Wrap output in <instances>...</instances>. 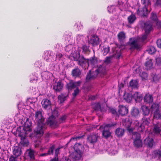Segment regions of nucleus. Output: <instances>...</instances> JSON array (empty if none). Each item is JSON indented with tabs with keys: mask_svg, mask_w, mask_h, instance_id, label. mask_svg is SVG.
I'll use <instances>...</instances> for the list:
<instances>
[{
	"mask_svg": "<svg viewBox=\"0 0 161 161\" xmlns=\"http://www.w3.org/2000/svg\"><path fill=\"white\" fill-rule=\"evenodd\" d=\"M35 117L37 124H46L45 118L40 110L37 111L35 113Z\"/></svg>",
	"mask_w": 161,
	"mask_h": 161,
	"instance_id": "6",
	"label": "nucleus"
},
{
	"mask_svg": "<svg viewBox=\"0 0 161 161\" xmlns=\"http://www.w3.org/2000/svg\"><path fill=\"white\" fill-rule=\"evenodd\" d=\"M78 56V58H75V60L78 61V64L82 68L86 69V67H87L88 66V59L85 58L82 55L80 56L79 53Z\"/></svg>",
	"mask_w": 161,
	"mask_h": 161,
	"instance_id": "2",
	"label": "nucleus"
},
{
	"mask_svg": "<svg viewBox=\"0 0 161 161\" xmlns=\"http://www.w3.org/2000/svg\"><path fill=\"white\" fill-rule=\"evenodd\" d=\"M150 19L154 21H156L158 19L157 14L156 13L153 12L151 13Z\"/></svg>",
	"mask_w": 161,
	"mask_h": 161,
	"instance_id": "53",
	"label": "nucleus"
},
{
	"mask_svg": "<svg viewBox=\"0 0 161 161\" xmlns=\"http://www.w3.org/2000/svg\"><path fill=\"white\" fill-rule=\"evenodd\" d=\"M123 99L127 103H130L132 99V95L127 93H125L124 95Z\"/></svg>",
	"mask_w": 161,
	"mask_h": 161,
	"instance_id": "30",
	"label": "nucleus"
},
{
	"mask_svg": "<svg viewBox=\"0 0 161 161\" xmlns=\"http://www.w3.org/2000/svg\"><path fill=\"white\" fill-rule=\"evenodd\" d=\"M69 94L64 95L63 93H61L58 96V101L60 103H63L66 99V98L68 96Z\"/></svg>",
	"mask_w": 161,
	"mask_h": 161,
	"instance_id": "31",
	"label": "nucleus"
},
{
	"mask_svg": "<svg viewBox=\"0 0 161 161\" xmlns=\"http://www.w3.org/2000/svg\"><path fill=\"white\" fill-rule=\"evenodd\" d=\"M56 118L52 116H50L48 118L47 121L45 122L46 124V126L47 125H50V126L53 125L56 123L55 121Z\"/></svg>",
	"mask_w": 161,
	"mask_h": 161,
	"instance_id": "27",
	"label": "nucleus"
},
{
	"mask_svg": "<svg viewBox=\"0 0 161 161\" xmlns=\"http://www.w3.org/2000/svg\"><path fill=\"white\" fill-rule=\"evenodd\" d=\"M132 98L134 99L136 102H139L142 99V95L138 92H136L132 95Z\"/></svg>",
	"mask_w": 161,
	"mask_h": 161,
	"instance_id": "18",
	"label": "nucleus"
},
{
	"mask_svg": "<svg viewBox=\"0 0 161 161\" xmlns=\"http://www.w3.org/2000/svg\"><path fill=\"white\" fill-rule=\"evenodd\" d=\"M32 125L31 121L30 119L27 118L26 121L25 122L24 126H22L25 130L28 131V132H30L31 130V126Z\"/></svg>",
	"mask_w": 161,
	"mask_h": 161,
	"instance_id": "15",
	"label": "nucleus"
},
{
	"mask_svg": "<svg viewBox=\"0 0 161 161\" xmlns=\"http://www.w3.org/2000/svg\"><path fill=\"white\" fill-rule=\"evenodd\" d=\"M141 108L142 110L143 115L144 116L148 115L150 113V109L147 106L145 105L142 106Z\"/></svg>",
	"mask_w": 161,
	"mask_h": 161,
	"instance_id": "32",
	"label": "nucleus"
},
{
	"mask_svg": "<svg viewBox=\"0 0 161 161\" xmlns=\"http://www.w3.org/2000/svg\"><path fill=\"white\" fill-rule=\"evenodd\" d=\"M118 41L120 43H123L126 38V34L123 31L119 32L117 35Z\"/></svg>",
	"mask_w": 161,
	"mask_h": 161,
	"instance_id": "16",
	"label": "nucleus"
},
{
	"mask_svg": "<svg viewBox=\"0 0 161 161\" xmlns=\"http://www.w3.org/2000/svg\"><path fill=\"white\" fill-rule=\"evenodd\" d=\"M145 141L147 142V145L148 147L152 148L153 145L154 140L152 138H147L145 140Z\"/></svg>",
	"mask_w": 161,
	"mask_h": 161,
	"instance_id": "35",
	"label": "nucleus"
},
{
	"mask_svg": "<svg viewBox=\"0 0 161 161\" xmlns=\"http://www.w3.org/2000/svg\"><path fill=\"white\" fill-rule=\"evenodd\" d=\"M109 51V47L108 46L103 48V54L104 55H106Z\"/></svg>",
	"mask_w": 161,
	"mask_h": 161,
	"instance_id": "54",
	"label": "nucleus"
},
{
	"mask_svg": "<svg viewBox=\"0 0 161 161\" xmlns=\"http://www.w3.org/2000/svg\"><path fill=\"white\" fill-rule=\"evenodd\" d=\"M42 108L44 109H51L52 103L51 101L47 98L42 100L41 102Z\"/></svg>",
	"mask_w": 161,
	"mask_h": 161,
	"instance_id": "10",
	"label": "nucleus"
},
{
	"mask_svg": "<svg viewBox=\"0 0 161 161\" xmlns=\"http://www.w3.org/2000/svg\"><path fill=\"white\" fill-rule=\"evenodd\" d=\"M108 111L113 114L115 115L117 114L116 110L113 108H109L108 109Z\"/></svg>",
	"mask_w": 161,
	"mask_h": 161,
	"instance_id": "56",
	"label": "nucleus"
},
{
	"mask_svg": "<svg viewBox=\"0 0 161 161\" xmlns=\"http://www.w3.org/2000/svg\"><path fill=\"white\" fill-rule=\"evenodd\" d=\"M111 133L109 130H105V129L103 130L102 136L103 137L107 139L111 136Z\"/></svg>",
	"mask_w": 161,
	"mask_h": 161,
	"instance_id": "33",
	"label": "nucleus"
},
{
	"mask_svg": "<svg viewBox=\"0 0 161 161\" xmlns=\"http://www.w3.org/2000/svg\"><path fill=\"white\" fill-rule=\"evenodd\" d=\"M63 86V84L60 81H58L56 84L53 86V89L56 92H59L61 91Z\"/></svg>",
	"mask_w": 161,
	"mask_h": 161,
	"instance_id": "25",
	"label": "nucleus"
},
{
	"mask_svg": "<svg viewBox=\"0 0 161 161\" xmlns=\"http://www.w3.org/2000/svg\"><path fill=\"white\" fill-rule=\"evenodd\" d=\"M138 82L137 80H132L129 82V86L132 89H137L139 87Z\"/></svg>",
	"mask_w": 161,
	"mask_h": 161,
	"instance_id": "20",
	"label": "nucleus"
},
{
	"mask_svg": "<svg viewBox=\"0 0 161 161\" xmlns=\"http://www.w3.org/2000/svg\"><path fill=\"white\" fill-rule=\"evenodd\" d=\"M113 56L116 58L117 59L119 58L121 55V53L120 51H116L115 53H114Z\"/></svg>",
	"mask_w": 161,
	"mask_h": 161,
	"instance_id": "52",
	"label": "nucleus"
},
{
	"mask_svg": "<svg viewBox=\"0 0 161 161\" xmlns=\"http://www.w3.org/2000/svg\"><path fill=\"white\" fill-rule=\"evenodd\" d=\"M20 143L21 145L24 146H27L29 144V142L26 138V136L21 138Z\"/></svg>",
	"mask_w": 161,
	"mask_h": 161,
	"instance_id": "38",
	"label": "nucleus"
},
{
	"mask_svg": "<svg viewBox=\"0 0 161 161\" xmlns=\"http://www.w3.org/2000/svg\"><path fill=\"white\" fill-rule=\"evenodd\" d=\"M136 128L138 132H143L144 130V126L142 124L138 123V125H136Z\"/></svg>",
	"mask_w": 161,
	"mask_h": 161,
	"instance_id": "41",
	"label": "nucleus"
},
{
	"mask_svg": "<svg viewBox=\"0 0 161 161\" xmlns=\"http://www.w3.org/2000/svg\"><path fill=\"white\" fill-rule=\"evenodd\" d=\"M132 123V121L129 118L123 119L122 120V124L125 128L130 127Z\"/></svg>",
	"mask_w": 161,
	"mask_h": 161,
	"instance_id": "28",
	"label": "nucleus"
},
{
	"mask_svg": "<svg viewBox=\"0 0 161 161\" xmlns=\"http://www.w3.org/2000/svg\"><path fill=\"white\" fill-rule=\"evenodd\" d=\"M124 85L123 83H121L118 84V87L119 88V93H120L121 92H122V89L124 87Z\"/></svg>",
	"mask_w": 161,
	"mask_h": 161,
	"instance_id": "55",
	"label": "nucleus"
},
{
	"mask_svg": "<svg viewBox=\"0 0 161 161\" xmlns=\"http://www.w3.org/2000/svg\"><path fill=\"white\" fill-rule=\"evenodd\" d=\"M84 136V135L82 136H76V137H72L70 139V141H71L72 140H77L78 139H80L81 138H82Z\"/></svg>",
	"mask_w": 161,
	"mask_h": 161,
	"instance_id": "61",
	"label": "nucleus"
},
{
	"mask_svg": "<svg viewBox=\"0 0 161 161\" xmlns=\"http://www.w3.org/2000/svg\"><path fill=\"white\" fill-rule=\"evenodd\" d=\"M136 19V17L135 15L132 14L129 16L127 18L128 23L130 24L133 23Z\"/></svg>",
	"mask_w": 161,
	"mask_h": 161,
	"instance_id": "36",
	"label": "nucleus"
},
{
	"mask_svg": "<svg viewBox=\"0 0 161 161\" xmlns=\"http://www.w3.org/2000/svg\"><path fill=\"white\" fill-rule=\"evenodd\" d=\"M81 82V81L80 80L74 82L72 80H70L68 83H66L65 87L69 92L72 91L75 88L80 86Z\"/></svg>",
	"mask_w": 161,
	"mask_h": 161,
	"instance_id": "3",
	"label": "nucleus"
},
{
	"mask_svg": "<svg viewBox=\"0 0 161 161\" xmlns=\"http://www.w3.org/2000/svg\"><path fill=\"white\" fill-rule=\"evenodd\" d=\"M97 58H95L94 56L93 57H91L89 59H88V66L90 64L94 65L97 63Z\"/></svg>",
	"mask_w": 161,
	"mask_h": 161,
	"instance_id": "39",
	"label": "nucleus"
},
{
	"mask_svg": "<svg viewBox=\"0 0 161 161\" xmlns=\"http://www.w3.org/2000/svg\"><path fill=\"white\" fill-rule=\"evenodd\" d=\"M143 29L146 33H150L153 29L152 25L149 21H147L144 24Z\"/></svg>",
	"mask_w": 161,
	"mask_h": 161,
	"instance_id": "12",
	"label": "nucleus"
},
{
	"mask_svg": "<svg viewBox=\"0 0 161 161\" xmlns=\"http://www.w3.org/2000/svg\"><path fill=\"white\" fill-rule=\"evenodd\" d=\"M27 151H28V155L30 158L31 159H35V156L34 155V151L31 149H28Z\"/></svg>",
	"mask_w": 161,
	"mask_h": 161,
	"instance_id": "45",
	"label": "nucleus"
},
{
	"mask_svg": "<svg viewBox=\"0 0 161 161\" xmlns=\"http://www.w3.org/2000/svg\"><path fill=\"white\" fill-rule=\"evenodd\" d=\"M159 105L156 103H153L151 107V109L152 111L157 110L159 109Z\"/></svg>",
	"mask_w": 161,
	"mask_h": 161,
	"instance_id": "46",
	"label": "nucleus"
},
{
	"mask_svg": "<svg viewBox=\"0 0 161 161\" xmlns=\"http://www.w3.org/2000/svg\"><path fill=\"white\" fill-rule=\"evenodd\" d=\"M81 71L78 68L73 69L71 72V75L73 77H79L81 74Z\"/></svg>",
	"mask_w": 161,
	"mask_h": 161,
	"instance_id": "26",
	"label": "nucleus"
},
{
	"mask_svg": "<svg viewBox=\"0 0 161 161\" xmlns=\"http://www.w3.org/2000/svg\"><path fill=\"white\" fill-rule=\"evenodd\" d=\"M90 70L89 73L87 74L86 77V80L87 81H89L97 77V75L95 74L94 71L91 73Z\"/></svg>",
	"mask_w": 161,
	"mask_h": 161,
	"instance_id": "21",
	"label": "nucleus"
},
{
	"mask_svg": "<svg viewBox=\"0 0 161 161\" xmlns=\"http://www.w3.org/2000/svg\"><path fill=\"white\" fill-rule=\"evenodd\" d=\"M140 111L138 108L133 107L131 110L130 114L133 117L138 118L140 116Z\"/></svg>",
	"mask_w": 161,
	"mask_h": 161,
	"instance_id": "13",
	"label": "nucleus"
},
{
	"mask_svg": "<svg viewBox=\"0 0 161 161\" xmlns=\"http://www.w3.org/2000/svg\"><path fill=\"white\" fill-rule=\"evenodd\" d=\"M72 49V46L71 45H68L66 46L65 50L67 52H69Z\"/></svg>",
	"mask_w": 161,
	"mask_h": 161,
	"instance_id": "62",
	"label": "nucleus"
},
{
	"mask_svg": "<svg viewBox=\"0 0 161 161\" xmlns=\"http://www.w3.org/2000/svg\"><path fill=\"white\" fill-rule=\"evenodd\" d=\"M81 154L78 153L74 152L72 155V158L74 161L79 160L81 157Z\"/></svg>",
	"mask_w": 161,
	"mask_h": 161,
	"instance_id": "34",
	"label": "nucleus"
},
{
	"mask_svg": "<svg viewBox=\"0 0 161 161\" xmlns=\"http://www.w3.org/2000/svg\"><path fill=\"white\" fill-rule=\"evenodd\" d=\"M116 125L115 124H108L105 125L104 126V128L106 127L110 128Z\"/></svg>",
	"mask_w": 161,
	"mask_h": 161,
	"instance_id": "59",
	"label": "nucleus"
},
{
	"mask_svg": "<svg viewBox=\"0 0 161 161\" xmlns=\"http://www.w3.org/2000/svg\"><path fill=\"white\" fill-rule=\"evenodd\" d=\"M154 127L153 129V132L155 134H159L161 131L160 128L157 124L154 125Z\"/></svg>",
	"mask_w": 161,
	"mask_h": 161,
	"instance_id": "40",
	"label": "nucleus"
},
{
	"mask_svg": "<svg viewBox=\"0 0 161 161\" xmlns=\"http://www.w3.org/2000/svg\"><path fill=\"white\" fill-rule=\"evenodd\" d=\"M131 38H130V44L131 45L130 49L133 48L139 49L140 48V46L138 44L137 40H134L131 41Z\"/></svg>",
	"mask_w": 161,
	"mask_h": 161,
	"instance_id": "23",
	"label": "nucleus"
},
{
	"mask_svg": "<svg viewBox=\"0 0 161 161\" xmlns=\"http://www.w3.org/2000/svg\"><path fill=\"white\" fill-rule=\"evenodd\" d=\"M156 63L158 65H161V58L158 57L156 58Z\"/></svg>",
	"mask_w": 161,
	"mask_h": 161,
	"instance_id": "63",
	"label": "nucleus"
},
{
	"mask_svg": "<svg viewBox=\"0 0 161 161\" xmlns=\"http://www.w3.org/2000/svg\"><path fill=\"white\" fill-rule=\"evenodd\" d=\"M156 51L155 47L153 46H151L149 47L148 50V52L149 54H152L155 52Z\"/></svg>",
	"mask_w": 161,
	"mask_h": 161,
	"instance_id": "48",
	"label": "nucleus"
},
{
	"mask_svg": "<svg viewBox=\"0 0 161 161\" xmlns=\"http://www.w3.org/2000/svg\"><path fill=\"white\" fill-rule=\"evenodd\" d=\"M75 88V89L74 90V92L72 94L74 98H75L80 92V91L78 87H77Z\"/></svg>",
	"mask_w": 161,
	"mask_h": 161,
	"instance_id": "51",
	"label": "nucleus"
},
{
	"mask_svg": "<svg viewBox=\"0 0 161 161\" xmlns=\"http://www.w3.org/2000/svg\"><path fill=\"white\" fill-rule=\"evenodd\" d=\"M112 56L106 57L104 62L106 63H109L111 61V59L112 58Z\"/></svg>",
	"mask_w": 161,
	"mask_h": 161,
	"instance_id": "60",
	"label": "nucleus"
},
{
	"mask_svg": "<svg viewBox=\"0 0 161 161\" xmlns=\"http://www.w3.org/2000/svg\"><path fill=\"white\" fill-rule=\"evenodd\" d=\"M143 4H145V6L142 8H139L137 10V14L139 15L142 16H146L149 13L146 5L151 4L149 0H142Z\"/></svg>",
	"mask_w": 161,
	"mask_h": 161,
	"instance_id": "1",
	"label": "nucleus"
},
{
	"mask_svg": "<svg viewBox=\"0 0 161 161\" xmlns=\"http://www.w3.org/2000/svg\"><path fill=\"white\" fill-rule=\"evenodd\" d=\"M89 48V45H83L81 47L83 53L85 55H89L91 52Z\"/></svg>",
	"mask_w": 161,
	"mask_h": 161,
	"instance_id": "29",
	"label": "nucleus"
},
{
	"mask_svg": "<svg viewBox=\"0 0 161 161\" xmlns=\"http://www.w3.org/2000/svg\"><path fill=\"white\" fill-rule=\"evenodd\" d=\"M98 136L96 134H91L88 136L87 138V142L90 144L94 145L97 141Z\"/></svg>",
	"mask_w": 161,
	"mask_h": 161,
	"instance_id": "8",
	"label": "nucleus"
},
{
	"mask_svg": "<svg viewBox=\"0 0 161 161\" xmlns=\"http://www.w3.org/2000/svg\"><path fill=\"white\" fill-rule=\"evenodd\" d=\"M133 136L135 137L133 142L134 146L137 148L142 147V142L141 139L140 134L137 132H135L133 133Z\"/></svg>",
	"mask_w": 161,
	"mask_h": 161,
	"instance_id": "4",
	"label": "nucleus"
},
{
	"mask_svg": "<svg viewBox=\"0 0 161 161\" xmlns=\"http://www.w3.org/2000/svg\"><path fill=\"white\" fill-rule=\"evenodd\" d=\"M17 158L11 156L9 159V161H17Z\"/></svg>",
	"mask_w": 161,
	"mask_h": 161,
	"instance_id": "64",
	"label": "nucleus"
},
{
	"mask_svg": "<svg viewBox=\"0 0 161 161\" xmlns=\"http://www.w3.org/2000/svg\"><path fill=\"white\" fill-rule=\"evenodd\" d=\"M154 153L157 157L159 158H161V151L156 150L154 152Z\"/></svg>",
	"mask_w": 161,
	"mask_h": 161,
	"instance_id": "57",
	"label": "nucleus"
},
{
	"mask_svg": "<svg viewBox=\"0 0 161 161\" xmlns=\"http://www.w3.org/2000/svg\"><path fill=\"white\" fill-rule=\"evenodd\" d=\"M55 149V146L54 145H52L48 148V150L47 152V154L49 155H53V154L54 151Z\"/></svg>",
	"mask_w": 161,
	"mask_h": 161,
	"instance_id": "43",
	"label": "nucleus"
},
{
	"mask_svg": "<svg viewBox=\"0 0 161 161\" xmlns=\"http://www.w3.org/2000/svg\"><path fill=\"white\" fill-rule=\"evenodd\" d=\"M58 115L59 114L58 110L56 108H55L52 112V114L51 116L56 118V117H58Z\"/></svg>",
	"mask_w": 161,
	"mask_h": 161,
	"instance_id": "50",
	"label": "nucleus"
},
{
	"mask_svg": "<svg viewBox=\"0 0 161 161\" xmlns=\"http://www.w3.org/2000/svg\"><path fill=\"white\" fill-rule=\"evenodd\" d=\"M140 75L143 80H146L147 79L148 74L145 72H142L140 74Z\"/></svg>",
	"mask_w": 161,
	"mask_h": 161,
	"instance_id": "49",
	"label": "nucleus"
},
{
	"mask_svg": "<svg viewBox=\"0 0 161 161\" xmlns=\"http://www.w3.org/2000/svg\"><path fill=\"white\" fill-rule=\"evenodd\" d=\"M46 124H37V127L34 130V133L36 135L41 136L43 134L44 130L46 128Z\"/></svg>",
	"mask_w": 161,
	"mask_h": 161,
	"instance_id": "5",
	"label": "nucleus"
},
{
	"mask_svg": "<svg viewBox=\"0 0 161 161\" xmlns=\"http://www.w3.org/2000/svg\"><path fill=\"white\" fill-rule=\"evenodd\" d=\"M27 131H28L22 128V126H19L18 127L16 130L17 134L20 138L26 136Z\"/></svg>",
	"mask_w": 161,
	"mask_h": 161,
	"instance_id": "11",
	"label": "nucleus"
},
{
	"mask_svg": "<svg viewBox=\"0 0 161 161\" xmlns=\"http://www.w3.org/2000/svg\"><path fill=\"white\" fill-rule=\"evenodd\" d=\"M93 108L95 111H98L101 108L99 103H95L92 105Z\"/></svg>",
	"mask_w": 161,
	"mask_h": 161,
	"instance_id": "47",
	"label": "nucleus"
},
{
	"mask_svg": "<svg viewBox=\"0 0 161 161\" xmlns=\"http://www.w3.org/2000/svg\"><path fill=\"white\" fill-rule=\"evenodd\" d=\"M100 41L99 37L94 35H92L88 41L89 44H91L93 46H97L100 44Z\"/></svg>",
	"mask_w": 161,
	"mask_h": 161,
	"instance_id": "7",
	"label": "nucleus"
},
{
	"mask_svg": "<svg viewBox=\"0 0 161 161\" xmlns=\"http://www.w3.org/2000/svg\"><path fill=\"white\" fill-rule=\"evenodd\" d=\"M149 34L148 33H146V32H145L144 35L142 36L141 38V40L142 41H145L147 38V36Z\"/></svg>",
	"mask_w": 161,
	"mask_h": 161,
	"instance_id": "58",
	"label": "nucleus"
},
{
	"mask_svg": "<svg viewBox=\"0 0 161 161\" xmlns=\"http://www.w3.org/2000/svg\"><path fill=\"white\" fill-rule=\"evenodd\" d=\"M74 148L75 150V152L82 153L83 150V146L80 143H76L74 145Z\"/></svg>",
	"mask_w": 161,
	"mask_h": 161,
	"instance_id": "24",
	"label": "nucleus"
},
{
	"mask_svg": "<svg viewBox=\"0 0 161 161\" xmlns=\"http://www.w3.org/2000/svg\"><path fill=\"white\" fill-rule=\"evenodd\" d=\"M119 109L118 112L122 116H125L128 113V109L125 106L119 105Z\"/></svg>",
	"mask_w": 161,
	"mask_h": 161,
	"instance_id": "9",
	"label": "nucleus"
},
{
	"mask_svg": "<svg viewBox=\"0 0 161 161\" xmlns=\"http://www.w3.org/2000/svg\"><path fill=\"white\" fill-rule=\"evenodd\" d=\"M153 65L152 59H150L148 61H147L145 63V65L147 69L151 68L153 66Z\"/></svg>",
	"mask_w": 161,
	"mask_h": 161,
	"instance_id": "42",
	"label": "nucleus"
},
{
	"mask_svg": "<svg viewBox=\"0 0 161 161\" xmlns=\"http://www.w3.org/2000/svg\"><path fill=\"white\" fill-rule=\"evenodd\" d=\"M144 101L146 103H152L153 101V97L152 95L146 94L143 98Z\"/></svg>",
	"mask_w": 161,
	"mask_h": 161,
	"instance_id": "17",
	"label": "nucleus"
},
{
	"mask_svg": "<svg viewBox=\"0 0 161 161\" xmlns=\"http://www.w3.org/2000/svg\"><path fill=\"white\" fill-rule=\"evenodd\" d=\"M97 76L98 74L101 75H104L106 73V68L102 65H100L98 68L94 71Z\"/></svg>",
	"mask_w": 161,
	"mask_h": 161,
	"instance_id": "14",
	"label": "nucleus"
},
{
	"mask_svg": "<svg viewBox=\"0 0 161 161\" xmlns=\"http://www.w3.org/2000/svg\"><path fill=\"white\" fill-rule=\"evenodd\" d=\"M153 118L157 119H161V113L159 109L154 111Z\"/></svg>",
	"mask_w": 161,
	"mask_h": 161,
	"instance_id": "37",
	"label": "nucleus"
},
{
	"mask_svg": "<svg viewBox=\"0 0 161 161\" xmlns=\"http://www.w3.org/2000/svg\"><path fill=\"white\" fill-rule=\"evenodd\" d=\"M13 154L16 157L19 156L21 154L22 151L21 148L19 146H16L14 147Z\"/></svg>",
	"mask_w": 161,
	"mask_h": 161,
	"instance_id": "19",
	"label": "nucleus"
},
{
	"mask_svg": "<svg viewBox=\"0 0 161 161\" xmlns=\"http://www.w3.org/2000/svg\"><path fill=\"white\" fill-rule=\"evenodd\" d=\"M125 130L123 129L118 128L115 130V134L118 137H122L124 134Z\"/></svg>",
	"mask_w": 161,
	"mask_h": 161,
	"instance_id": "22",
	"label": "nucleus"
},
{
	"mask_svg": "<svg viewBox=\"0 0 161 161\" xmlns=\"http://www.w3.org/2000/svg\"><path fill=\"white\" fill-rule=\"evenodd\" d=\"M142 120V124L143 125H148L150 123V119L149 118L143 117Z\"/></svg>",
	"mask_w": 161,
	"mask_h": 161,
	"instance_id": "44",
	"label": "nucleus"
}]
</instances>
